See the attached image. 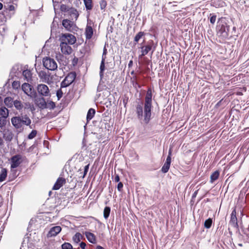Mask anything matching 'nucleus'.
<instances>
[{
  "label": "nucleus",
  "mask_w": 249,
  "mask_h": 249,
  "mask_svg": "<svg viewBox=\"0 0 249 249\" xmlns=\"http://www.w3.org/2000/svg\"><path fill=\"white\" fill-rule=\"evenodd\" d=\"M76 76L75 72L69 73L61 83V88H66L70 86L75 79Z\"/></svg>",
  "instance_id": "5"
},
{
  "label": "nucleus",
  "mask_w": 249,
  "mask_h": 249,
  "mask_svg": "<svg viewBox=\"0 0 249 249\" xmlns=\"http://www.w3.org/2000/svg\"><path fill=\"white\" fill-rule=\"evenodd\" d=\"M230 26L226 22L221 21L217 26V36L222 41L228 38Z\"/></svg>",
  "instance_id": "2"
},
{
  "label": "nucleus",
  "mask_w": 249,
  "mask_h": 249,
  "mask_svg": "<svg viewBox=\"0 0 249 249\" xmlns=\"http://www.w3.org/2000/svg\"><path fill=\"white\" fill-rule=\"evenodd\" d=\"M61 56H62V55L61 54H58L56 55V58L57 59H58V58L59 57H61Z\"/></svg>",
  "instance_id": "55"
},
{
  "label": "nucleus",
  "mask_w": 249,
  "mask_h": 249,
  "mask_svg": "<svg viewBox=\"0 0 249 249\" xmlns=\"http://www.w3.org/2000/svg\"><path fill=\"white\" fill-rule=\"evenodd\" d=\"M144 35V33L143 32H139L134 37V41L135 42V43H137L138 42L139 40L142 38V36Z\"/></svg>",
  "instance_id": "34"
},
{
  "label": "nucleus",
  "mask_w": 249,
  "mask_h": 249,
  "mask_svg": "<svg viewBox=\"0 0 249 249\" xmlns=\"http://www.w3.org/2000/svg\"><path fill=\"white\" fill-rule=\"evenodd\" d=\"M35 99V103L39 108L41 109L46 108V101L43 96L39 97H36Z\"/></svg>",
  "instance_id": "11"
},
{
  "label": "nucleus",
  "mask_w": 249,
  "mask_h": 249,
  "mask_svg": "<svg viewBox=\"0 0 249 249\" xmlns=\"http://www.w3.org/2000/svg\"><path fill=\"white\" fill-rule=\"evenodd\" d=\"M21 89L24 92L31 98L34 99L37 97V93L33 86L29 83L22 84Z\"/></svg>",
  "instance_id": "4"
},
{
  "label": "nucleus",
  "mask_w": 249,
  "mask_h": 249,
  "mask_svg": "<svg viewBox=\"0 0 249 249\" xmlns=\"http://www.w3.org/2000/svg\"><path fill=\"white\" fill-rule=\"evenodd\" d=\"M1 98L0 97V103L1 102Z\"/></svg>",
  "instance_id": "60"
},
{
  "label": "nucleus",
  "mask_w": 249,
  "mask_h": 249,
  "mask_svg": "<svg viewBox=\"0 0 249 249\" xmlns=\"http://www.w3.org/2000/svg\"><path fill=\"white\" fill-rule=\"evenodd\" d=\"M20 118L21 119V124L22 126L23 125L28 126L31 124V120L27 115L20 116Z\"/></svg>",
  "instance_id": "20"
},
{
  "label": "nucleus",
  "mask_w": 249,
  "mask_h": 249,
  "mask_svg": "<svg viewBox=\"0 0 249 249\" xmlns=\"http://www.w3.org/2000/svg\"><path fill=\"white\" fill-rule=\"evenodd\" d=\"M62 249H72V246L69 243H65L62 245Z\"/></svg>",
  "instance_id": "38"
},
{
  "label": "nucleus",
  "mask_w": 249,
  "mask_h": 249,
  "mask_svg": "<svg viewBox=\"0 0 249 249\" xmlns=\"http://www.w3.org/2000/svg\"><path fill=\"white\" fill-rule=\"evenodd\" d=\"M13 7H14V6H10V9H13Z\"/></svg>",
  "instance_id": "57"
},
{
  "label": "nucleus",
  "mask_w": 249,
  "mask_h": 249,
  "mask_svg": "<svg viewBox=\"0 0 249 249\" xmlns=\"http://www.w3.org/2000/svg\"><path fill=\"white\" fill-rule=\"evenodd\" d=\"M229 225L232 227L236 231H239V227L236 217V212L235 209H234L231 214V219L229 222Z\"/></svg>",
  "instance_id": "8"
},
{
  "label": "nucleus",
  "mask_w": 249,
  "mask_h": 249,
  "mask_svg": "<svg viewBox=\"0 0 249 249\" xmlns=\"http://www.w3.org/2000/svg\"><path fill=\"white\" fill-rule=\"evenodd\" d=\"M13 105H14L15 108L19 111L22 110L23 108V105L21 102L20 101L17 100L14 101Z\"/></svg>",
  "instance_id": "25"
},
{
  "label": "nucleus",
  "mask_w": 249,
  "mask_h": 249,
  "mask_svg": "<svg viewBox=\"0 0 249 249\" xmlns=\"http://www.w3.org/2000/svg\"><path fill=\"white\" fill-rule=\"evenodd\" d=\"M216 16L215 15H213L210 18V22L212 24H214V22H215V20H216Z\"/></svg>",
  "instance_id": "43"
},
{
  "label": "nucleus",
  "mask_w": 249,
  "mask_h": 249,
  "mask_svg": "<svg viewBox=\"0 0 249 249\" xmlns=\"http://www.w3.org/2000/svg\"><path fill=\"white\" fill-rule=\"evenodd\" d=\"M22 161V156L21 155H16L13 156L11 158V169H14L18 167Z\"/></svg>",
  "instance_id": "9"
},
{
  "label": "nucleus",
  "mask_w": 249,
  "mask_h": 249,
  "mask_svg": "<svg viewBox=\"0 0 249 249\" xmlns=\"http://www.w3.org/2000/svg\"><path fill=\"white\" fill-rule=\"evenodd\" d=\"M80 247L82 249H85L86 247V244L85 243L82 242L80 244Z\"/></svg>",
  "instance_id": "47"
},
{
  "label": "nucleus",
  "mask_w": 249,
  "mask_h": 249,
  "mask_svg": "<svg viewBox=\"0 0 249 249\" xmlns=\"http://www.w3.org/2000/svg\"><path fill=\"white\" fill-rule=\"evenodd\" d=\"M37 134V131L36 130H33L28 135V138L29 139H33L34 138Z\"/></svg>",
  "instance_id": "36"
},
{
  "label": "nucleus",
  "mask_w": 249,
  "mask_h": 249,
  "mask_svg": "<svg viewBox=\"0 0 249 249\" xmlns=\"http://www.w3.org/2000/svg\"><path fill=\"white\" fill-rule=\"evenodd\" d=\"M22 70V75L24 78V80L27 82H30L32 80V74L31 71L27 68L26 69L24 67V70Z\"/></svg>",
  "instance_id": "14"
},
{
  "label": "nucleus",
  "mask_w": 249,
  "mask_h": 249,
  "mask_svg": "<svg viewBox=\"0 0 249 249\" xmlns=\"http://www.w3.org/2000/svg\"><path fill=\"white\" fill-rule=\"evenodd\" d=\"M213 220L212 218H209L206 220L204 222V227L206 229H210L212 225Z\"/></svg>",
  "instance_id": "32"
},
{
  "label": "nucleus",
  "mask_w": 249,
  "mask_h": 249,
  "mask_svg": "<svg viewBox=\"0 0 249 249\" xmlns=\"http://www.w3.org/2000/svg\"><path fill=\"white\" fill-rule=\"evenodd\" d=\"M153 45V41L150 40L147 42V44L146 45L141 47V48L142 50V54L141 56L142 57L146 55L149 52V51L152 50Z\"/></svg>",
  "instance_id": "10"
},
{
  "label": "nucleus",
  "mask_w": 249,
  "mask_h": 249,
  "mask_svg": "<svg viewBox=\"0 0 249 249\" xmlns=\"http://www.w3.org/2000/svg\"><path fill=\"white\" fill-rule=\"evenodd\" d=\"M239 246H242V245L241 244H239Z\"/></svg>",
  "instance_id": "61"
},
{
  "label": "nucleus",
  "mask_w": 249,
  "mask_h": 249,
  "mask_svg": "<svg viewBox=\"0 0 249 249\" xmlns=\"http://www.w3.org/2000/svg\"><path fill=\"white\" fill-rule=\"evenodd\" d=\"M97 90L99 91H100V90L99 89V87L97 88Z\"/></svg>",
  "instance_id": "59"
},
{
  "label": "nucleus",
  "mask_w": 249,
  "mask_h": 249,
  "mask_svg": "<svg viewBox=\"0 0 249 249\" xmlns=\"http://www.w3.org/2000/svg\"><path fill=\"white\" fill-rule=\"evenodd\" d=\"M93 34V31L92 27L88 24L87 25L85 29V36L87 39L91 38Z\"/></svg>",
  "instance_id": "18"
},
{
  "label": "nucleus",
  "mask_w": 249,
  "mask_h": 249,
  "mask_svg": "<svg viewBox=\"0 0 249 249\" xmlns=\"http://www.w3.org/2000/svg\"><path fill=\"white\" fill-rule=\"evenodd\" d=\"M30 128H32V126L30 125Z\"/></svg>",
  "instance_id": "62"
},
{
  "label": "nucleus",
  "mask_w": 249,
  "mask_h": 249,
  "mask_svg": "<svg viewBox=\"0 0 249 249\" xmlns=\"http://www.w3.org/2000/svg\"><path fill=\"white\" fill-rule=\"evenodd\" d=\"M60 40L61 42L68 44L73 45L76 42V39L74 35L69 33H66L62 34L60 37Z\"/></svg>",
  "instance_id": "6"
},
{
  "label": "nucleus",
  "mask_w": 249,
  "mask_h": 249,
  "mask_svg": "<svg viewBox=\"0 0 249 249\" xmlns=\"http://www.w3.org/2000/svg\"><path fill=\"white\" fill-rule=\"evenodd\" d=\"M110 208L109 207H106L104 210V217L106 219H107L110 214Z\"/></svg>",
  "instance_id": "31"
},
{
  "label": "nucleus",
  "mask_w": 249,
  "mask_h": 249,
  "mask_svg": "<svg viewBox=\"0 0 249 249\" xmlns=\"http://www.w3.org/2000/svg\"><path fill=\"white\" fill-rule=\"evenodd\" d=\"M63 26L67 30H71L72 25V22L68 19H64L62 21Z\"/></svg>",
  "instance_id": "22"
},
{
  "label": "nucleus",
  "mask_w": 249,
  "mask_h": 249,
  "mask_svg": "<svg viewBox=\"0 0 249 249\" xmlns=\"http://www.w3.org/2000/svg\"><path fill=\"white\" fill-rule=\"evenodd\" d=\"M2 4L1 2H0V10H1L2 8Z\"/></svg>",
  "instance_id": "56"
},
{
  "label": "nucleus",
  "mask_w": 249,
  "mask_h": 249,
  "mask_svg": "<svg viewBox=\"0 0 249 249\" xmlns=\"http://www.w3.org/2000/svg\"><path fill=\"white\" fill-rule=\"evenodd\" d=\"M13 7H14V6H10V9H13Z\"/></svg>",
  "instance_id": "58"
},
{
  "label": "nucleus",
  "mask_w": 249,
  "mask_h": 249,
  "mask_svg": "<svg viewBox=\"0 0 249 249\" xmlns=\"http://www.w3.org/2000/svg\"><path fill=\"white\" fill-rule=\"evenodd\" d=\"M95 113V110L93 108H90L87 113V120L89 121L92 119Z\"/></svg>",
  "instance_id": "26"
},
{
  "label": "nucleus",
  "mask_w": 249,
  "mask_h": 249,
  "mask_svg": "<svg viewBox=\"0 0 249 249\" xmlns=\"http://www.w3.org/2000/svg\"><path fill=\"white\" fill-rule=\"evenodd\" d=\"M11 123L16 128H20L22 127L20 116H16L12 118Z\"/></svg>",
  "instance_id": "17"
},
{
  "label": "nucleus",
  "mask_w": 249,
  "mask_h": 249,
  "mask_svg": "<svg viewBox=\"0 0 249 249\" xmlns=\"http://www.w3.org/2000/svg\"><path fill=\"white\" fill-rule=\"evenodd\" d=\"M42 62L43 66L49 70L55 71L57 68L56 62L53 58L50 57L43 58Z\"/></svg>",
  "instance_id": "3"
},
{
  "label": "nucleus",
  "mask_w": 249,
  "mask_h": 249,
  "mask_svg": "<svg viewBox=\"0 0 249 249\" xmlns=\"http://www.w3.org/2000/svg\"><path fill=\"white\" fill-rule=\"evenodd\" d=\"M83 238L82 235L79 233L77 232L75 234V235L72 237V240L74 243L76 244H78L80 242L81 240Z\"/></svg>",
  "instance_id": "24"
},
{
  "label": "nucleus",
  "mask_w": 249,
  "mask_h": 249,
  "mask_svg": "<svg viewBox=\"0 0 249 249\" xmlns=\"http://www.w3.org/2000/svg\"><path fill=\"white\" fill-rule=\"evenodd\" d=\"M61 228L60 226H56L50 229L47 234L48 237H51L56 236L61 231Z\"/></svg>",
  "instance_id": "13"
},
{
  "label": "nucleus",
  "mask_w": 249,
  "mask_h": 249,
  "mask_svg": "<svg viewBox=\"0 0 249 249\" xmlns=\"http://www.w3.org/2000/svg\"><path fill=\"white\" fill-rule=\"evenodd\" d=\"M0 114L2 117L6 118L8 116V110L5 107H2L0 109Z\"/></svg>",
  "instance_id": "29"
},
{
  "label": "nucleus",
  "mask_w": 249,
  "mask_h": 249,
  "mask_svg": "<svg viewBox=\"0 0 249 249\" xmlns=\"http://www.w3.org/2000/svg\"><path fill=\"white\" fill-rule=\"evenodd\" d=\"M84 4L87 10H90L93 7L92 0H84Z\"/></svg>",
  "instance_id": "28"
},
{
  "label": "nucleus",
  "mask_w": 249,
  "mask_h": 249,
  "mask_svg": "<svg viewBox=\"0 0 249 249\" xmlns=\"http://www.w3.org/2000/svg\"><path fill=\"white\" fill-rule=\"evenodd\" d=\"M89 165H87L86 166H85L84 167V174L82 176V178H84L85 176L86 175L88 171V170H89Z\"/></svg>",
  "instance_id": "42"
},
{
  "label": "nucleus",
  "mask_w": 249,
  "mask_h": 249,
  "mask_svg": "<svg viewBox=\"0 0 249 249\" xmlns=\"http://www.w3.org/2000/svg\"><path fill=\"white\" fill-rule=\"evenodd\" d=\"M120 180V177L118 175H116L114 178V181L116 182H119Z\"/></svg>",
  "instance_id": "46"
},
{
  "label": "nucleus",
  "mask_w": 249,
  "mask_h": 249,
  "mask_svg": "<svg viewBox=\"0 0 249 249\" xmlns=\"http://www.w3.org/2000/svg\"><path fill=\"white\" fill-rule=\"evenodd\" d=\"M69 45V44L61 42L60 46L61 48V52L63 54L69 55L72 53V48Z\"/></svg>",
  "instance_id": "12"
},
{
  "label": "nucleus",
  "mask_w": 249,
  "mask_h": 249,
  "mask_svg": "<svg viewBox=\"0 0 249 249\" xmlns=\"http://www.w3.org/2000/svg\"><path fill=\"white\" fill-rule=\"evenodd\" d=\"M85 234L89 242L92 244H95L96 243V237L93 233L89 231H86Z\"/></svg>",
  "instance_id": "19"
},
{
  "label": "nucleus",
  "mask_w": 249,
  "mask_h": 249,
  "mask_svg": "<svg viewBox=\"0 0 249 249\" xmlns=\"http://www.w3.org/2000/svg\"><path fill=\"white\" fill-rule=\"evenodd\" d=\"M73 14L75 15L76 18L78 17V14H77V11L76 10H74Z\"/></svg>",
  "instance_id": "53"
},
{
  "label": "nucleus",
  "mask_w": 249,
  "mask_h": 249,
  "mask_svg": "<svg viewBox=\"0 0 249 249\" xmlns=\"http://www.w3.org/2000/svg\"><path fill=\"white\" fill-rule=\"evenodd\" d=\"M12 86L14 88L17 89L19 86V84L18 82L14 81L12 84Z\"/></svg>",
  "instance_id": "45"
},
{
  "label": "nucleus",
  "mask_w": 249,
  "mask_h": 249,
  "mask_svg": "<svg viewBox=\"0 0 249 249\" xmlns=\"http://www.w3.org/2000/svg\"><path fill=\"white\" fill-rule=\"evenodd\" d=\"M63 93L61 89H58L56 92V96L58 100H59L63 96Z\"/></svg>",
  "instance_id": "41"
},
{
  "label": "nucleus",
  "mask_w": 249,
  "mask_h": 249,
  "mask_svg": "<svg viewBox=\"0 0 249 249\" xmlns=\"http://www.w3.org/2000/svg\"><path fill=\"white\" fill-rule=\"evenodd\" d=\"M6 120L4 117H0V127H2L6 124Z\"/></svg>",
  "instance_id": "39"
},
{
  "label": "nucleus",
  "mask_w": 249,
  "mask_h": 249,
  "mask_svg": "<svg viewBox=\"0 0 249 249\" xmlns=\"http://www.w3.org/2000/svg\"><path fill=\"white\" fill-rule=\"evenodd\" d=\"M46 108L49 109H53L55 107V104L52 101H47L46 102Z\"/></svg>",
  "instance_id": "30"
},
{
  "label": "nucleus",
  "mask_w": 249,
  "mask_h": 249,
  "mask_svg": "<svg viewBox=\"0 0 249 249\" xmlns=\"http://www.w3.org/2000/svg\"><path fill=\"white\" fill-rule=\"evenodd\" d=\"M4 145V141L3 139L0 137V148H1Z\"/></svg>",
  "instance_id": "48"
},
{
  "label": "nucleus",
  "mask_w": 249,
  "mask_h": 249,
  "mask_svg": "<svg viewBox=\"0 0 249 249\" xmlns=\"http://www.w3.org/2000/svg\"><path fill=\"white\" fill-rule=\"evenodd\" d=\"M152 92L148 88L143 103H138L135 107L137 117L140 121H142L144 124H148L151 120L152 109Z\"/></svg>",
  "instance_id": "1"
},
{
  "label": "nucleus",
  "mask_w": 249,
  "mask_h": 249,
  "mask_svg": "<svg viewBox=\"0 0 249 249\" xmlns=\"http://www.w3.org/2000/svg\"><path fill=\"white\" fill-rule=\"evenodd\" d=\"M38 74V77L43 82L49 83L50 74H47L45 71H40Z\"/></svg>",
  "instance_id": "15"
},
{
  "label": "nucleus",
  "mask_w": 249,
  "mask_h": 249,
  "mask_svg": "<svg viewBox=\"0 0 249 249\" xmlns=\"http://www.w3.org/2000/svg\"><path fill=\"white\" fill-rule=\"evenodd\" d=\"M96 249H104L100 246H98L96 248Z\"/></svg>",
  "instance_id": "54"
},
{
  "label": "nucleus",
  "mask_w": 249,
  "mask_h": 249,
  "mask_svg": "<svg viewBox=\"0 0 249 249\" xmlns=\"http://www.w3.org/2000/svg\"><path fill=\"white\" fill-rule=\"evenodd\" d=\"M107 50L106 48V47H105L104 48V50H103V54H102V57L103 56H106V55L107 54Z\"/></svg>",
  "instance_id": "49"
},
{
  "label": "nucleus",
  "mask_w": 249,
  "mask_h": 249,
  "mask_svg": "<svg viewBox=\"0 0 249 249\" xmlns=\"http://www.w3.org/2000/svg\"><path fill=\"white\" fill-rule=\"evenodd\" d=\"M106 56H103L102 57V61L100 64V77L101 78V80L103 78L104 76V71L105 69V62L106 60Z\"/></svg>",
  "instance_id": "21"
},
{
  "label": "nucleus",
  "mask_w": 249,
  "mask_h": 249,
  "mask_svg": "<svg viewBox=\"0 0 249 249\" xmlns=\"http://www.w3.org/2000/svg\"><path fill=\"white\" fill-rule=\"evenodd\" d=\"M133 86H136V85H137V86H138V87L139 88H141V86H140V85H138V83H137V82L133 83Z\"/></svg>",
  "instance_id": "52"
},
{
  "label": "nucleus",
  "mask_w": 249,
  "mask_h": 249,
  "mask_svg": "<svg viewBox=\"0 0 249 249\" xmlns=\"http://www.w3.org/2000/svg\"><path fill=\"white\" fill-rule=\"evenodd\" d=\"M132 64H133V61L132 60H130L128 63V67H130L132 65Z\"/></svg>",
  "instance_id": "51"
},
{
  "label": "nucleus",
  "mask_w": 249,
  "mask_h": 249,
  "mask_svg": "<svg viewBox=\"0 0 249 249\" xmlns=\"http://www.w3.org/2000/svg\"><path fill=\"white\" fill-rule=\"evenodd\" d=\"M219 172L217 170L214 171V172H213L211 176H210V182L211 183H213V182H214L215 180H216L219 177Z\"/></svg>",
  "instance_id": "23"
},
{
  "label": "nucleus",
  "mask_w": 249,
  "mask_h": 249,
  "mask_svg": "<svg viewBox=\"0 0 249 249\" xmlns=\"http://www.w3.org/2000/svg\"><path fill=\"white\" fill-rule=\"evenodd\" d=\"M13 102L14 101H13L12 98L11 97H6L4 99V103L8 107H12L13 105Z\"/></svg>",
  "instance_id": "33"
},
{
  "label": "nucleus",
  "mask_w": 249,
  "mask_h": 249,
  "mask_svg": "<svg viewBox=\"0 0 249 249\" xmlns=\"http://www.w3.org/2000/svg\"><path fill=\"white\" fill-rule=\"evenodd\" d=\"M100 6L101 9H104L107 6V2L105 0H101L100 1Z\"/></svg>",
  "instance_id": "40"
},
{
  "label": "nucleus",
  "mask_w": 249,
  "mask_h": 249,
  "mask_svg": "<svg viewBox=\"0 0 249 249\" xmlns=\"http://www.w3.org/2000/svg\"><path fill=\"white\" fill-rule=\"evenodd\" d=\"M170 164L167 163L165 162L164 165L161 168V172L163 173H167L169 168H170Z\"/></svg>",
  "instance_id": "35"
},
{
  "label": "nucleus",
  "mask_w": 249,
  "mask_h": 249,
  "mask_svg": "<svg viewBox=\"0 0 249 249\" xmlns=\"http://www.w3.org/2000/svg\"><path fill=\"white\" fill-rule=\"evenodd\" d=\"M171 155H172V150L170 148L169 150L168 155L166 160V163H169L171 164Z\"/></svg>",
  "instance_id": "37"
},
{
  "label": "nucleus",
  "mask_w": 249,
  "mask_h": 249,
  "mask_svg": "<svg viewBox=\"0 0 249 249\" xmlns=\"http://www.w3.org/2000/svg\"><path fill=\"white\" fill-rule=\"evenodd\" d=\"M198 193V190L196 191L192 195V198H195L196 197Z\"/></svg>",
  "instance_id": "50"
},
{
  "label": "nucleus",
  "mask_w": 249,
  "mask_h": 249,
  "mask_svg": "<svg viewBox=\"0 0 249 249\" xmlns=\"http://www.w3.org/2000/svg\"><path fill=\"white\" fill-rule=\"evenodd\" d=\"M7 174V170L5 168H2L0 173V182H2L6 179Z\"/></svg>",
  "instance_id": "27"
},
{
  "label": "nucleus",
  "mask_w": 249,
  "mask_h": 249,
  "mask_svg": "<svg viewBox=\"0 0 249 249\" xmlns=\"http://www.w3.org/2000/svg\"><path fill=\"white\" fill-rule=\"evenodd\" d=\"M36 90L38 93L43 97H50L51 95L49 87L45 84H40L37 86Z\"/></svg>",
  "instance_id": "7"
},
{
  "label": "nucleus",
  "mask_w": 249,
  "mask_h": 249,
  "mask_svg": "<svg viewBox=\"0 0 249 249\" xmlns=\"http://www.w3.org/2000/svg\"><path fill=\"white\" fill-rule=\"evenodd\" d=\"M66 183V180L64 178H59L54 185L53 187V189L54 190H57L59 189L61 187L63 186L64 184Z\"/></svg>",
  "instance_id": "16"
},
{
  "label": "nucleus",
  "mask_w": 249,
  "mask_h": 249,
  "mask_svg": "<svg viewBox=\"0 0 249 249\" xmlns=\"http://www.w3.org/2000/svg\"><path fill=\"white\" fill-rule=\"evenodd\" d=\"M123 187V184L120 182L117 185V189L119 191L121 192Z\"/></svg>",
  "instance_id": "44"
}]
</instances>
